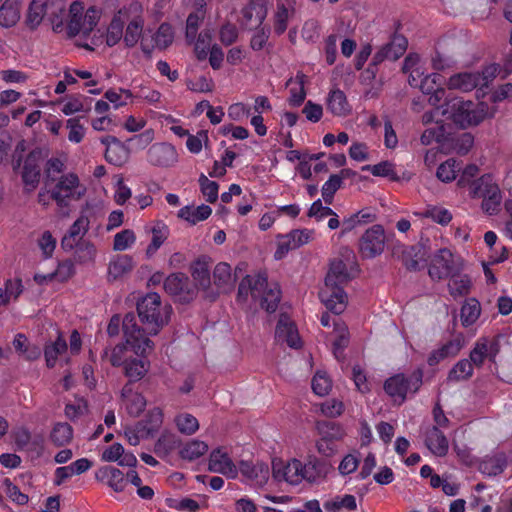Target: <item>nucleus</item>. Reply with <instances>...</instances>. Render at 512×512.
<instances>
[{
	"mask_svg": "<svg viewBox=\"0 0 512 512\" xmlns=\"http://www.w3.org/2000/svg\"><path fill=\"white\" fill-rule=\"evenodd\" d=\"M329 472V465L315 454H309L304 461L292 457L284 460L274 457L271 461V474L276 482L299 486L303 482L319 483Z\"/></svg>",
	"mask_w": 512,
	"mask_h": 512,
	"instance_id": "nucleus-1",
	"label": "nucleus"
},
{
	"mask_svg": "<svg viewBox=\"0 0 512 512\" xmlns=\"http://www.w3.org/2000/svg\"><path fill=\"white\" fill-rule=\"evenodd\" d=\"M103 17L101 7L90 5L86 6L84 2L75 0L68 8L66 18V31L70 37L79 36L84 40L81 47L94 50L101 46L104 41L103 29L99 26Z\"/></svg>",
	"mask_w": 512,
	"mask_h": 512,
	"instance_id": "nucleus-2",
	"label": "nucleus"
},
{
	"mask_svg": "<svg viewBox=\"0 0 512 512\" xmlns=\"http://www.w3.org/2000/svg\"><path fill=\"white\" fill-rule=\"evenodd\" d=\"M353 262L346 263L337 259L331 262L319 298L325 307L335 314H341L347 307L348 297L342 285L350 281L357 273Z\"/></svg>",
	"mask_w": 512,
	"mask_h": 512,
	"instance_id": "nucleus-3",
	"label": "nucleus"
},
{
	"mask_svg": "<svg viewBox=\"0 0 512 512\" xmlns=\"http://www.w3.org/2000/svg\"><path fill=\"white\" fill-rule=\"evenodd\" d=\"M123 331L130 350L140 356L139 359H131L125 362V374L131 380L137 381L142 379L149 370L150 363L146 356L152 351L153 343L148 337L144 336L133 314H128L123 319Z\"/></svg>",
	"mask_w": 512,
	"mask_h": 512,
	"instance_id": "nucleus-4",
	"label": "nucleus"
},
{
	"mask_svg": "<svg viewBox=\"0 0 512 512\" xmlns=\"http://www.w3.org/2000/svg\"><path fill=\"white\" fill-rule=\"evenodd\" d=\"M440 115L460 128H468L481 123L486 117L493 116L495 109H489L484 102L474 103L455 97L438 106Z\"/></svg>",
	"mask_w": 512,
	"mask_h": 512,
	"instance_id": "nucleus-5",
	"label": "nucleus"
},
{
	"mask_svg": "<svg viewBox=\"0 0 512 512\" xmlns=\"http://www.w3.org/2000/svg\"><path fill=\"white\" fill-rule=\"evenodd\" d=\"M403 70L409 75V84L418 87L424 94H430L428 102L436 108L445 96V90L440 86L442 77L437 73L425 74L422 59L418 54H409L405 58Z\"/></svg>",
	"mask_w": 512,
	"mask_h": 512,
	"instance_id": "nucleus-6",
	"label": "nucleus"
},
{
	"mask_svg": "<svg viewBox=\"0 0 512 512\" xmlns=\"http://www.w3.org/2000/svg\"><path fill=\"white\" fill-rule=\"evenodd\" d=\"M249 295L259 300L267 312H274L280 302L281 291L277 283L269 284L266 275L258 273L247 275L239 284L238 298L245 301Z\"/></svg>",
	"mask_w": 512,
	"mask_h": 512,
	"instance_id": "nucleus-7",
	"label": "nucleus"
},
{
	"mask_svg": "<svg viewBox=\"0 0 512 512\" xmlns=\"http://www.w3.org/2000/svg\"><path fill=\"white\" fill-rule=\"evenodd\" d=\"M138 315L144 325L145 331L150 335H156L165 325L168 324L172 307L162 302L157 293H148L137 304ZM142 331V329H140Z\"/></svg>",
	"mask_w": 512,
	"mask_h": 512,
	"instance_id": "nucleus-8",
	"label": "nucleus"
},
{
	"mask_svg": "<svg viewBox=\"0 0 512 512\" xmlns=\"http://www.w3.org/2000/svg\"><path fill=\"white\" fill-rule=\"evenodd\" d=\"M66 9L64 0H31L26 15V24L31 28H37L44 18H48L53 30H62L63 14Z\"/></svg>",
	"mask_w": 512,
	"mask_h": 512,
	"instance_id": "nucleus-9",
	"label": "nucleus"
},
{
	"mask_svg": "<svg viewBox=\"0 0 512 512\" xmlns=\"http://www.w3.org/2000/svg\"><path fill=\"white\" fill-rule=\"evenodd\" d=\"M500 67L497 64H490L480 71H462L449 77L446 86L450 90L469 92L473 89L478 91L487 87L499 73Z\"/></svg>",
	"mask_w": 512,
	"mask_h": 512,
	"instance_id": "nucleus-10",
	"label": "nucleus"
},
{
	"mask_svg": "<svg viewBox=\"0 0 512 512\" xmlns=\"http://www.w3.org/2000/svg\"><path fill=\"white\" fill-rule=\"evenodd\" d=\"M163 421V409L154 406L145 413L141 420L125 428V438L130 445L136 446L142 440L153 438L160 431Z\"/></svg>",
	"mask_w": 512,
	"mask_h": 512,
	"instance_id": "nucleus-11",
	"label": "nucleus"
},
{
	"mask_svg": "<svg viewBox=\"0 0 512 512\" xmlns=\"http://www.w3.org/2000/svg\"><path fill=\"white\" fill-rule=\"evenodd\" d=\"M316 431L318 438L315 441L317 452L325 457H332L338 452L337 442L343 440L346 433L344 428L334 422H317Z\"/></svg>",
	"mask_w": 512,
	"mask_h": 512,
	"instance_id": "nucleus-12",
	"label": "nucleus"
},
{
	"mask_svg": "<svg viewBox=\"0 0 512 512\" xmlns=\"http://www.w3.org/2000/svg\"><path fill=\"white\" fill-rule=\"evenodd\" d=\"M87 188L73 172L62 175L55 184L51 197L59 206H65L68 201L80 200L86 194Z\"/></svg>",
	"mask_w": 512,
	"mask_h": 512,
	"instance_id": "nucleus-13",
	"label": "nucleus"
},
{
	"mask_svg": "<svg viewBox=\"0 0 512 512\" xmlns=\"http://www.w3.org/2000/svg\"><path fill=\"white\" fill-rule=\"evenodd\" d=\"M422 384V372L420 370L414 372L409 377L403 374H397L390 377L384 385V389L395 402L399 404L404 402L408 393H415Z\"/></svg>",
	"mask_w": 512,
	"mask_h": 512,
	"instance_id": "nucleus-14",
	"label": "nucleus"
},
{
	"mask_svg": "<svg viewBox=\"0 0 512 512\" xmlns=\"http://www.w3.org/2000/svg\"><path fill=\"white\" fill-rule=\"evenodd\" d=\"M164 288L180 302H189L196 296V286L183 273L169 275L164 282Z\"/></svg>",
	"mask_w": 512,
	"mask_h": 512,
	"instance_id": "nucleus-15",
	"label": "nucleus"
},
{
	"mask_svg": "<svg viewBox=\"0 0 512 512\" xmlns=\"http://www.w3.org/2000/svg\"><path fill=\"white\" fill-rule=\"evenodd\" d=\"M499 351V340L496 337H480L470 352V360L480 367L485 361L494 362Z\"/></svg>",
	"mask_w": 512,
	"mask_h": 512,
	"instance_id": "nucleus-16",
	"label": "nucleus"
},
{
	"mask_svg": "<svg viewBox=\"0 0 512 512\" xmlns=\"http://www.w3.org/2000/svg\"><path fill=\"white\" fill-rule=\"evenodd\" d=\"M385 246L384 230L379 225L367 229L359 243L360 252L365 258H374L381 254Z\"/></svg>",
	"mask_w": 512,
	"mask_h": 512,
	"instance_id": "nucleus-17",
	"label": "nucleus"
},
{
	"mask_svg": "<svg viewBox=\"0 0 512 512\" xmlns=\"http://www.w3.org/2000/svg\"><path fill=\"white\" fill-rule=\"evenodd\" d=\"M440 108L436 107L431 111H428L424 113L422 116V123L424 125H428L431 123H435V127H430L424 130V132L421 135L420 141L423 145H431L432 143H441L444 134L445 129L444 125L442 124V120L440 119Z\"/></svg>",
	"mask_w": 512,
	"mask_h": 512,
	"instance_id": "nucleus-18",
	"label": "nucleus"
},
{
	"mask_svg": "<svg viewBox=\"0 0 512 512\" xmlns=\"http://www.w3.org/2000/svg\"><path fill=\"white\" fill-rule=\"evenodd\" d=\"M147 160L154 166L170 167L178 161V154L172 144L155 143L148 149Z\"/></svg>",
	"mask_w": 512,
	"mask_h": 512,
	"instance_id": "nucleus-19",
	"label": "nucleus"
},
{
	"mask_svg": "<svg viewBox=\"0 0 512 512\" xmlns=\"http://www.w3.org/2000/svg\"><path fill=\"white\" fill-rule=\"evenodd\" d=\"M275 339L280 344L299 349L302 346L298 330L294 322L287 316L281 315L275 330Z\"/></svg>",
	"mask_w": 512,
	"mask_h": 512,
	"instance_id": "nucleus-20",
	"label": "nucleus"
},
{
	"mask_svg": "<svg viewBox=\"0 0 512 512\" xmlns=\"http://www.w3.org/2000/svg\"><path fill=\"white\" fill-rule=\"evenodd\" d=\"M100 142L106 147L105 159L112 165L122 166L129 159L128 147L115 136L107 135L100 139Z\"/></svg>",
	"mask_w": 512,
	"mask_h": 512,
	"instance_id": "nucleus-21",
	"label": "nucleus"
},
{
	"mask_svg": "<svg viewBox=\"0 0 512 512\" xmlns=\"http://www.w3.org/2000/svg\"><path fill=\"white\" fill-rule=\"evenodd\" d=\"M174 40V30L170 24L163 23L159 26L157 31L153 33L151 39L143 37L141 41L142 51L150 54L153 49H166Z\"/></svg>",
	"mask_w": 512,
	"mask_h": 512,
	"instance_id": "nucleus-22",
	"label": "nucleus"
},
{
	"mask_svg": "<svg viewBox=\"0 0 512 512\" xmlns=\"http://www.w3.org/2000/svg\"><path fill=\"white\" fill-rule=\"evenodd\" d=\"M130 19L129 17V9L122 8L117 11L112 17L109 25L107 26L104 32V41L103 44H106L108 47H113L119 43V41L123 38L124 34V25Z\"/></svg>",
	"mask_w": 512,
	"mask_h": 512,
	"instance_id": "nucleus-23",
	"label": "nucleus"
},
{
	"mask_svg": "<svg viewBox=\"0 0 512 512\" xmlns=\"http://www.w3.org/2000/svg\"><path fill=\"white\" fill-rule=\"evenodd\" d=\"M122 407L131 417H139L147 406L145 396L134 390L130 384H126L121 391Z\"/></svg>",
	"mask_w": 512,
	"mask_h": 512,
	"instance_id": "nucleus-24",
	"label": "nucleus"
},
{
	"mask_svg": "<svg viewBox=\"0 0 512 512\" xmlns=\"http://www.w3.org/2000/svg\"><path fill=\"white\" fill-rule=\"evenodd\" d=\"M209 469L212 472L220 473L228 478H236L238 475V468L233 463L228 453L222 449H214L209 458Z\"/></svg>",
	"mask_w": 512,
	"mask_h": 512,
	"instance_id": "nucleus-25",
	"label": "nucleus"
},
{
	"mask_svg": "<svg viewBox=\"0 0 512 512\" xmlns=\"http://www.w3.org/2000/svg\"><path fill=\"white\" fill-rule=\"evenodd\" d=\"M238 471L246 478V480L260 487L264 486L268 482L270 476L268 465L260 461H242L239 464Z\"/></svg>",
	"mask_w": 512,
	"mask_h": 512,
	"instance_id": "nucleus-26",
	"label": "nucleus"
},
{
	"mask_svg": "<svg viewBox=\"0 0 512 512\" xmlns=\"http://www.w3.org/2000/svg\"><path fill=\"white\" fill-rule=\"evenodd\" d=\"M454 257L450 250L441 249L434 256L429 268V275L432 279L448 277L453 272Z\"/></svg>",
	"mask_w": 512,
	"mask_h": 512,
	"instance_id": "nucleus-27",
	"label": "nucleus"
},
{
	"mask_svg": "<svg viewBox=\"0 0 512 512\" xmlns=\"http://www.w3.org/2000/svg\"><path fill=\"white\" fill-rule=\"evenodd\" d=\"M135 266L134 260L130 255L118 254L113 256L107 268L108 281H117L126 277Z\"/></svg>",
	"mask_w": 512,
	"mask_h": 512,
	"instance_id": "nucleus-28",
	"label": "nucleus"
},
{
	"mask_svg": "<svg viewBox=\"0 0 512 512\" xmlns=\"http://www.w3.org/2000/svg\"><path fill=\"white\" fill-rule=\"evenodd\" d=\"M102 460L106 462H117L123 467L134 468L137 465V458L132 452H126L119 443L107 447L102 453Z\"/></svg>",
	"mask_w": 512,
	"mask_h": 512,
	"instance_id": "nucleus-29",
	"label": "nucleus"
},
{
	"mask_svg": "<svg viewBox=\"0 0 512 512\" xmlns=\"http://www.w3.org/2000/svg\"><path fill=\"white\" fill-rule=\"evenodd\" d=\"M501 191L492 173H486L473 180L470 185L469 194L472 198H482L492 193Z\"/></svg>",
	"mask_w": 512,
	"mask_h": 512,
	"instance_id": "nucleus-30",
	"label": "nucleus"
},
{
	"mask_svg": "<svg viewBox=\"0 0 512 512\" xmlns=\"http://www.w3.org/2000/svg\"><path fill=\"white\" fill-rule=\"evenodd\" d=\"M267 15L263 1H252L242 10L243 25L249 29L262 25Z\"/></svg>",
	"mask_w": 512,
	"mask_h": 512,
	"instance_id": "nucleus-31",
	"label": "nucleus"
},
{
	"mask_svg": "<svg viewBox=\"0 0 512 512\" xmlns=\"http://www.w3.org/2000/svg\"><path fill=\"white\" fill-rule=\"evenodd\" d=\"M89 228V220L85 216L79 217L69 228L68 233L62 238L61 245L66 251L72 250Z\"/></svg>",
	"mask_w": 512,
	"mask_h": 512,
	"instance_id": "nucleus-32",
	"label": "nucleus"
},
{
	"mask_svg": "<svg viewBox=\"0 0 512 512\" xmlns=\"http://www.w3.org/2000/svg\"><path fill=\"white\" fill-rule=\"evenodd\" d=\"M21 11V0H5L0 6V26L3 28L15 26L21 18Z\"/></svg>",
	"mask_w": 512,
	"mask_h": 512,
	"instance_id": "nucleus-33",
	"label": "nucleus"
},
{
	"mask_svg": "<svg viewBox=\"0 0 512 512\" xmlns=\"http://www.w3.org/2000/svg\"><path fill=\"white\" fill-rule=\"evenodd\" d=\"M95 477L97 480L105 482L116 492H122L126 486V478L122 471L114 467H101L96 473Z\"/></svg>",
	"mask_w": 512,
	"mask_h": 512,
	"instance_id": "nucleus-34",
	"label": "nucleus"
},
{
	"mask_svg": "<svg viewBox=\"0 0 512 512\" xmlns=\"http://www.w3.org/2000/svg\"><path fill=\"white\" fill-rule=\"evenodd\" d=\"M147 231L152 234L151 242L146 248V256L151 258L167 240L170 229L163 221H155Z\"/></svg>",
	"mask_w": 512,
	"mask_h": 512,
	"instance_id": "nucleus-35",
	"label": "nucleus"
},
{
	"mask_svg": "<svg viewBox=\"0 0 512 512\" xmlns=\"http://www.w3.org/2000/svg\"><path fill=\"white\" fill-rule=\"evenodd\" d=\"M326 105L329 112L334 116L344 117L351 112V106L348 103L345 93L338 89H332L327 96Z\"/></svg>",
	"mask_w": 512,
	"mask_h": 512,
	"instance_id": "nucleus-36",
	"label": "nucleus"
},
{
	"mask_svg": "<svg viewBox=\"0 0 512 512\" xmlns=\"http://www.w3.org/2000/svg\"><path fill=\"white\" fill-rule=\"evenodd\" d=\"M357 500L354 495H335L323 503L325 512H352L357 510Z\"/></svg>",
	"mask_w": 512,
	"mask_h": 512,
	"instance_id": "nucleus-37",
	"label": "nucleus"
},
{
	"mask_svg": "<svg viewBox=\"0 0 512 512\" xmlns=\"http://www.w3.org/2000/svg\"><path fill=\"white\" fill-rule=\"evenodd\" d=\"M363 170L370 171L372 175L377 177H387L392 181H409L411 179L410 173H403L402 176H399L395 170V164L391 161H382L375 165H367L363 167Z\"/></svg>",
	"mask_w": 512,
	"mask_h": 512,
	"instance_id": "nucleus-38",
	"label": "nucleus"
},
{
	"mask_svg": "<svg viewBox=\"0 0 512 512\" xmlns=\"http://www.w3.org/2000/svg\"><path fill=\"white\" fill-rule=\"evenodd\" d=\"M333 325L334 329L330 341L332 343L333 354L339 359L343 350L349 343V331L346 324L341 321H333Z\"/></svg>",
	"mask_w": 512,
	"mask_h": 512,
	"instance_id": "nucleus-39",
	"label": "nucleus"
},
{
	"mask_svg": "<svg viewBox=\"0 0 512 512\" xmlns=\"http://www.w3.org/2000/svg\"><path fill=\"white\" fill-rule=\"evenodd\" d=\"M306 76L302 73H297L294 78H291L287 82V88L289 90L288 102L291 106H300L306 97L305 91Z\"/></svg>",
	"mask_w": 512,
	"mask_h": 512,
	"instance_id": "nucleus-40",
	"label": "nucleus"
},
{
	"mask_svg": "<svg viewBox=\"0 0 512 512\" xmlns=\"http://www.w3.org/2000/svg\"><path fill=\"white\" fill-rule=\"evenodd\" d=\"M425 443L427 448L436 456L442 457L448 452V440L438 427H432L428 431Z\"/></svg>",
	"mask_w": 512,
	"mask_h": 512,
	"instance_id": "nucleus-41",
	"label": "nucleus"
},
{
	"mask_svg": "<svg viewBox=\"0 0 512 512\" xmlns=\"http://www.w3.org/2000/svg\"><path fill=\"white\" fill-rule=\"evenodd\" d=\"M212 213L210 206L201 204L199 206L187 205L182 207L178 211V217L187 221L188 223L195 225L198 222L204 221Z\"/></svg>",
	"mask_w": 512,
	"mask_h": 512,
	"instance_id": "nucleus-42",
	"label": "nucleus"
},
{
	"mask_svg": "<svg viewBox=\"0 0 512 512\" xmlns=\"http://www.w3.org/2000/svg\"><path fill=\"white\" fill-rule=\"evenodd\" d=\"M214 283L222 291L231 289L236 282V275L232 273L231 266L226 262L218 263L213 271Z\"/></svg>",
	"mask_w": 512,
	"mask_h": 512,
	"instance_id": "nucleus-43",
	"label": "nucleus"
},
{
	"mask_svg": "<svg viewBox=\"0 0 512 512\" xmlns=\"http://www.w3.org/2000/svg\"><path fill=\"white\" fill-rule=\"evenodd\" d=\"M407 41L403 37H395L391 43L384 46L376 55L375 60L377 62L383 59H398L406 51Z\"/></svg>",
	"mask_w": 512,
	"mask_h": 512,
	"instance_id": "nucleus-44",
	"label": "nucleus"
},
{
	"mask_svg": "<svg viewBox=\"0 0 512 512\" xmlns=\"http://www.w3.org/2000/svg\"><path fill=\"white\" fill-rule=\"evenodd\" d=\"M481 315V304L475 298L467 299L461 307L460 320L464 327L472 326Z\"/></svg>",
	"mask_w": 512,
	"mask_h": 512,
	"instance_id": "nucleus-45",
	"label": "nucleus"
},
{
	"mask_svg": "<svg viewBox=\"0 0 512 512\" xmlns=\"http://www.w3.org/2000/svg\"><path fill=\"white\" fill-rule=\"evenodd\" d=\"M104 98L117 110L134 101V94L125 88H111L104 93Z\"/></svg>",
	"mask_w": 512,
	"mask_h": 512,
	"instance_id": "nucleus-46",
	"label": "nucleus"
},
{
	"mask_svg": "<svg viewBox=\"0 0 512 512\" xmlns=\"http://www.w3.org/2000/svg\"><path fill=\"white\" fill-rule=\"evenodd\" d=\"M207 451L208 444L206 442L199 439H192L181 447L179 453L181 458L192 461L203 456Z\"/></svg>",
	"mask_w": 512,
	"mask_h": 512,
	"instance_id": "nucleus-47",
	"label": "nucleus"
},
{
	"mask_svg": "<svg viewBox=\"0 0 512 512\" xmlns=\"http://www.w3.org/2000/svg\"><path fill=\"white\" fill-rule=\"evenodd\" d=\"M415 215L421 218H430L440 225H447L452 220L451 212L440 206L429 205L423 211L415 212Z\"/></svg>",
	"mask_w": 512,
	"mask_h": 512,
	"instance_id": "nucleus-48",
	"label": "nucleus"
},
{
	"mask_svg": "<svg viewBox=\"0 0 512 512\" xmlns=\"http://www.w3.org/2000/svg\"><path fill=\"white\" fill-rule=\"evenodd\" d=\"M506 466V458L502 454H496L493 456L485 457L480 465L479 469L483 474L488 476H495L500 474Z\"/></svg>",
	"mask_w": 512,
	"mask_h": 512,
	"instance_id": "nucleus-49",
	"label": "nucleus"
},
{
	"mask_svg": "<svg viewBox=\"0 0 512 512\" xmlns=\"http://www.w3.org/2000/svg\"><path fill=\"white\" fill-rule=\"evenodd\" d=\"M473 365L471 360H459L449 371L447 380L449 382L468 380L473 375Z\"/></svg>",
	"mask_w": 512,
	"mask_h": 512,
	"instance_id": "nucleus-50",
	"label": "nucleus"
},
{
	"mask_svg": "<svg viewBox=\"0 0 512 512\" xmlns=\"http://www.w3.org/2000/svg\"><path fill=\"white\" fill-rule=\"evenodd\" d=\"M73 438L72 427L65 422L56 423L50 432V440L56 446H64L71 442Z\"/></svg>",
	"mask_w": 512,
	"mask_h": 512,
	"instance_id": "nucleus-51",
	"label": "nucleus"
},
{
	"mask_svg": "<svg viewBox=\"0 0 512 512\" xmlns=\"http://www.w3.org/2000/svg\"><path fill=\"white\" fill-rule=\"evenodd\" d=\"M174 423L178 431L185 435H193L199 429V421L189 413H179L174 418Z\"/></svg>",
	"mask_w": 512,
	"mask_h": 512,
	"instance_id": "nucleus-52",
	"label": "nucleus"
},
{
	"mask_svg": "<svg viewBox=\"0 0 512 512\" xmlns=\"http://www.w3.org/2000/svg\"><path fill=\"white\" fill-rule=\"evenodd\" d=\"M22 179L25 185V189L28 192L33 191L40 180V168L35 163H32L31 159H27L24 164Z\"/></svg>",
	"mask_w": 512,
	"mask_h": 512,
	"instance_id": "nucleus-53",
	"label": "nucleus"
},
{
	"mask_svg": "<svg viewBox=\"0 0 512 512\" xmlns=\"http://www.w3.org/2000/svg\"><path fill=\"white\" fill-rule=\"evenodd\" d=\"M212 32L210 30H203L195 37L194 41V52L198 60H205L208 57V51L212 45Z\"/></svg>",
	"mask_w": 512,
	"mask_h": 512,
	"instance_id": "nucleus-54",
	"label": "nucleus"
},
{
	"mask_svg": "<svg viewBox=\"0 0 512 512\" xmlns=\"http://www.w3.org/2000/svg\"><path fill=\"white\" fill-rule=\"evenodd\" d=\"M191 274L196 282L193 286H196V291L198 288H207L210 283V276H209V268L205 261L198 260L193 263L191 267Z\"/></svg>",
	"mask_w": 512,
	"mask_h": 512,
	"instance_id": "nucleus-55",
	"label": "nucleus"
},
{
	"mask_svg": "<svg viewBox=\"0 0 512 512\" xmlns=\"http://www.w3.org/2000/svg\"><path fill=\"white\" fill-rule=\"evenodd\" d=\"M37 247L41 252L43 259L52 258L57 246V239L48 230L43 231L36 241Z\"/></svg>",
	"mask_w": 512,
	"mask_h": 512,
	"instance_id": "nucleus-56",
	"label": "nucleus"
},
{
	"mask_svg": "<svg viewBox=\"0 0 512 512\" xmlns=\"http://www.w3.org/2000/svg\"><path fill=\"white\" fill-rule=\"evenodd\" d=\"M143 31V21L140 18H135L129 21L125 33L123 34V40L126 46H135Z\"/></svg>",
	"mask_w": 512,
	"mask_h": 512,
	"instance_id": "nucleus-57",
	"label": "nucleus"
},
{
	"mask_svg": "<svg viewBox=\"0 0 512 512\" xmlns=\"http://www.w3.org/2000/svg\"><path fill=\"white\" fill-rule=\"evenodd\" d=\"M311 387L316 395L326 396L332 389V380L325 371L318 370L312 378Z\"/></svg>",
	"mask_w": 512,
	"mask_h": 512,
	"instance_id": "nucleus-58",
	"label": "nucleus"
},
{
	"mask_svg": "<svg viewBox=\"0 0 512 512\" xmlns=\"http://www.w3.org/2000/svg\"><path fill=\"white\" fill-rule=\"evenodd\" d=\"M448 286L452 296H464L470 291L471 281L466 275H453L449 280Z\"/></svg>",
	"mask_w": 512,
	"mask_h": 512,
	"instance_id": "nucleus-59",
	"label": "nucleus"
},
{
	"mask_svg": "<svg viewBox=\"0 0 512 512\" xmlns=\"http://www.w3.org/2000/svg\"><path fill=\"white\" fill-rule=\"evenodd\" d=\"M66 350L67 343L61 336H59L55 342L47 345L44 350L47 366L54 367L58 356Z\"/></svg>",
	"mask_w": 512,
	"mask_h": 512,
	"instance_id": "nucleus-60",
	"label": "nucleus"
},
{
	"mask_svg": "<svg viewBox=\"0 0 512 512\" xmlns=\"http://www.w3.org/2000/svg\"><path fill=\"white\" fill-rule=\"evenodd\" d=\"M459 172V165L455 159H448L441 163L437 169V178L445 183L452 182L456 179L457 173Z\"/></svg>",
	"mask_w": 512,
	"mask_h": 512,
	"instance_id": "nucleus-61",
	"label": "nucleus"
},
{
	"mask_svg": "<svg viewBox=\"0 0 512 512\" xmlns=\"http://www.w3.org/2000/svg\"><path fill=\"white\" fill-rule=\"evenodd\" d=\"M175 435L165 431L155 443V453L162 458L167 457L175 447Z\"/></svg>",
	"mask_w": 512,
	"mask_h": 512,
	"instance_id": "nucleus-62",
	"label": "nucleus"
},
{
	"mask_svg": "<svg viewBox=\"0 0 512 512\" xmlns=\"http://www.w3.org/2000/svg\"><path fill=\"white\" fill-rule=\"evenodd\" d=\"M136 242V235L131 229H124L114 236L113 250L125 251L131 248Z\"/></svg>",
	"mask_w": 512,
	"mask_h": 512,
	"instance_id": "nucleus-63",
	"label": "nucleus"
},
{
	"mask_svg": "<svg viewBox=\"0 0 512 512\" xmlns=\"http://www.w3.org/2000/svg\"><path fill=\"white\" fill-rule=\"evenodd\" d=\"M360 457L358 452L348 453L343 456L338 465V472L341 476H348L358 469Z\"/></svg>",
	"mask_w": 512,
	"mask_h": 512,
	"instance_id": "nucleus-64",
	"label": "nucleus"
}]
</instances>
